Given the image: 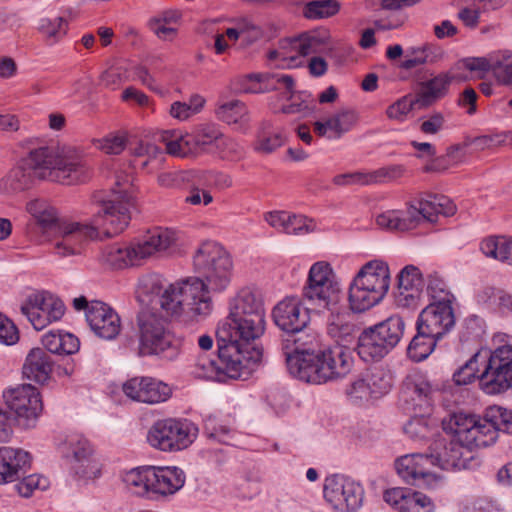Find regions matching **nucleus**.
I'll list each match as a JSON object with an SVG mask.
<instances>
[{"label": "nucleus", "mask_w": 512, "mask_h": 512, "mask_svg": "<svg viewBox=\"0 0 512 512\" xmlns=\"http://www.w3.org/2000/svg\"><path fill=\"white\" fill-rule=\"evenodd\" d=\"M136 329L141 355H163L169 351L168 357H173L177 353L168 318L161 310L141 308L136 316Z\"/></svg>", "instance_id": "9b49d317"}, {"label": "nucleus", "mask_w": 512, "mask_h": 512, "mask_svg": "<svg viewBox=\"0 0 512 512\" xmlns=\"http://www.w3.org/2000/svg\"><path fill=\"white\" fill-rule=\"evenodd\" d=\"M456 206L446 196L433 195L421 199L418 206L410 205L406 210H388L376 217V224L390 231H408L422 222L435 223L439 215L451 216Z\"/></svg>", "instance_id": "6e6552de"}, {"label": "nucleus", "mask_w": 512, "mask_h": 512, "mask_svg": "<svg viewBox=\"0 0 512 512\" xmlns=\"http://www.w3.org/2000/svg\"><path fill=\"white\" fill-rule=\"evenodd\" d=\"M340 7L337 0H313L305 5L303 15L310 20L329 18L336 15Z\"/></svg>", "instance_id": "79ce46f5"}, {"label": "nucleus", "mask_w": 512, "mask_h": 512, "mask_svg": "<svg viewBox=\"0 0 512 512\" xmlns=\"http://www.w3.org/2000/svg\"><path fill=\"white\" fill-rule=\"evenodd\" d=\"M123 393L133 401L157 404L167 401L172 394L170 386L153 377H134L122 386Z\"/></svg>", "instance_id": "412c9836"}, {"label": "nucleus", "mask_w": 512, "mask_h": 512, "mask_svg": "<svg viewBox=\"0 0 512 512\" xmlns=\"http://www.w3.org/2000/svg\"><path fill=\"white\" fill-rule=\"evenodd\" d=\"M284 88L289 98L294 94V79L284 74H258V93Z\"/></svg>", "instance_id": "ea45409f"}, {"label": "nucleus", "mask_w": 512, "mask_h": 512, "mask_svg": "<svg viewBox=\"0 0 512 512\" xmlns=\"http://www.w3.org/2000/svg\"><path fill=\"white\" fill-rule=\"evenodd\" d=\"M321 40L317 36L301 35L297 38H287L279 42L282 53L281 67H296L301 64V57L317 53Z\"/></svg>", "instance_id": "bb28decb"}, {"label": "nucleus", "mask_w": 512, "mask_h": 512, "mask_svg": "<svg viewBox=\"0 0 512 512\" xmlns=\"http://www.w3.org/2000/svg\"><path fill=\"white\" fill-rule=\"evenodd\" d=\"M303 296L313 305L320 307L324 304L333 305L340 297V288L334 280L333 270L327 262L314 263L308 273Z\"/></svg>", "instance_id": "f3484780"}, {"label": "nucleus", "mask_w": 512, "mask_h": 512, "mask_svg": "<svg viewBox=\"0 0 512 512\" xmlns=\"http://www.w3.org/2000/svg\"><path fill=\"white\" fill-rule=\"evenodd\" d=\"M126 79V70L121 66H112L101 75V81L106 87L114 88Z\"/></svg>", "instance_id": "680f3d73"}, {"label": "nucleus", "mask_w": 512, "mask_h": 512, "mask_svg": "<svg viewBox=\"0 0 512 512\" xmlns=\"http://www.w3.org/2000/svg\"><path fill=\"white\" fill-rule=\"evenodd\" d=\"M137 299L142 308L162 310L171 316L187 308L194 315L206 317L213 309L211 296L200 278L167 284L161 275L147 274L139 279Z\"/></svg>", "instance_id": "39448f33"}, {"label": "nucleus", "mask_w": 512, "mask_h": 512, "mask_svg": "<svg viewBox=\"0 0 512 512\" xmlns=\"http://www.w3.org/2000/svg\"><path fill=\"white\" fill-rule=\"evenodd\" d=\"M298 360H292L295 378L312 384H322L346 377L352 370L353 357L351 352L342 345L329 347L317 353L306 369L296 367Z\"/></svg>", "instance_id": "9d476101"}, {"label": "nucleus", "mask_w": 512, "mask_h": 512, "mask_svg": "<svg viewBox=\"0 0 512 512\" xmlns=\"http://www.w3.org/2000/svg\"><path fill=\"white\" fill-rule=\"evenodd\" d=\"M427 291L434 301L445 298V294L452 295L449 291H447L445 283L436 276L429 277Z\"/></svg>", "instance_id": "774afa93"}, {"label": "nucleus", "mask_w": 512, "mask_h": 512, "mask_svg": "<svg viewBox=\"0 0 512 512\" xmlns=\"http://www.w3.org/2000/svg\"><path fill=\"white\" fill-rule=\"evenodd\" d=\"M444 429L453 434L452 440L437 439L429 448V453L405 455L396 461L397 473L405 482L420 488H434L438 478L432 472L433 467L442 470L465 469L472 458L470 452L473 449L488 447L496 441V431L484 416L455 413Z\"/></svg>", "instance_id": "f257e3e1"}, {"label": "nucleus", "mask_w": 512, "mask_h": 512, "mask_svg": "<svg viewBox=\"0 0 512 512\" xmlns=\"http://www.w3.org/2000/svg\"><path fill=\"white\" fill-rule=\"evenodd\" d=\"M333 183L338 186L347 185H372V177L370 173L353 172L336 175L333 178Z\"/></svg>", "instance_id": "4d7b16f0"}, {"label": "nucleus", "mask_w": 512, "mask_h": 512, "mask_svg": "<svg viewBox=\"0 0 512 512\" xmlns=\"http://www.w3.org/2000/svg\"><path fill=\"white\" fill-rule=\"evenodd\" d=\"M29 452L10 446L0 447V485L16 482L31 468Z\"/></svg>", "instance_id": "a878e982"}, {"label": "nucleus", "mask_w": 512, "mask_h": 512, "mask_svg": "<svg viewBox=\"0 0 512 512\" xmlns=\"http://www.w3.org/2000/svg\"><path fill=\"white\" fill-rule=\"evenodd\" d=\"M384 500L399 512H432L434 504L421 492L406 488H392L384 493Z\"/></svg>", "instance_id": "cd10ccee"}, {"label": "nucleus", "mask_w": 512, "mask_h": 512, "mask_svg": "<svg viewBox=\"0 0 512 512\" xmlns=\"http://www.w3.org/2000/svg\"><path fill=\"white\" fill-rule=\"evenodd\" d=\"M148 27L158 38L162 40L172 38L177 33L176 28L169 27L168 25L161 23L159 19H150L148 21Z\"/></svg>", "instance_id": "338daca9"}, {"label": "nucleus", "mask_w": 512, "mask_h": 512, "mask_svg": "<svg viewBox=\"0 0 512 512\" xmlns=\"http://www.w3.org/2000/svg\"><path fill=\"white\" fill-rule=\"evenodd\" d=\"M484 418L487 423L494 427L496 438L499 431L512 434V410L501 406H491L486 409Z\"/></svg>", "instance_id": "37998d69"}, {"label": "nucleus", "mask_w": 512, "mask_h": 512, "mask_svg": "<svg viewBox=\"0 0 512 512\" xmlns=\"http://www.w3.org/2000/svg\"><path fill=\"white\" fill-rule=\"evenodd\" d=\"M275 324L286 334L298 328H307L310 315L307 308L296 297H286L273 309Z\"/></svg>", "instance_id": "393cba45"}, {"label": "nucleus", "mask_w": 512, "mask_h": 512, "mask_svg": "<svg viewBox=\"0 0 512 512\" xmlns=\"http://www.w3.org/2000/svg\"><path fill=\"white\" fill-rule=\"evenodd\" d=\"M215 115L218 120L228 124H243L246 122L247 110L243 102L239 100L222 101L219 99Z\"/></svg>", "instance_id": "e433bc0d"}, {"label": "nucleus", "mask_w": 512, "mask_h": 512, "mask_svg": "<svg viewBox=\"0 0 512 512\" xmlns=\"http://www.w3.org/2000/svg\"><path fill=\"white\" fill-rule=\"evenodd\" d=\"M73 458L77 462L87 460L92 453L89 442L84 438L72 437L68 441Z\"/></svg>", "instance_id": "bf43d9fd"}, {"label": "nucleus", "mask_w": 512, "mask_h": 512, "mask_svg": "<svg viewBox=\"0 0 512 512\" xmlns=\"http://www.w3.org/2000/svg\"><path fill=\"white\" fill-rule=\"evenodd\" d=\"M433 393L431 384L419 373L409 374L403 381L401 397L415 412H430Z\"/></svg>", "instance_id": "b1692460"}, {"label": "nucleus", "mask_w": 512, "mask_h": 512, "mask_svg": "<svg viewBox=\"0 0 512 512\" xmlns=\"http://www.w3.org/2000/svg\"><path fill=\"white\" fill-rule=\"evenodd\" d=\"M52 369L51 356L42 348H34L27 355L22 371L25 378L43 384L50 378Z\"/></svg>", "instance_id": "2f4dec72"}, {"label": "nucleus", "mask_w": 512, "mask_h": 512, "mask_svg": "<svg viewBox=\"0 0 512 512\" xmlns=\"http://www.w3.org/2000/svg\"><path fill=\"white\" fill-rule=\"evenodd\" d=\"M493 73L499 83L512 85V53L504 55L494 63Z\"/></svg>", "instance_id": "6e6d98bb"}, {"label": "nucleus", "mask_w": 512, "mask_h": 512, "mask_svg": "<svg viewBox=\"0 0 512 512\" xmlns=\"http://www.w3.org/2000/svg\"><path fill=\"white\" fill-rule=\"evenodd\" d=\"M374 399L388 393L392 386L391 377L382 369H374L365 375Z\"/></svg>", "instance_id": "c03bdc74"}, {"label": "nucleus", "mask_w": 512, "mask_h": 512, "mask_svg": "<svg viewBox=\"0 0 512 512\" xmlns=\"http://www.w3.org/2000/svg\"><path fill=\"white\" fill-rule=\"evenodd\" d=\"M89 167L74 147L43 146L30 151L22 165L13 168L4 179L11 191L32 187L36 179L75 185L89 178Z\"/></svg>", "instance_id": "20e7f679"}, {"label": "nucleus", "mask_w": 512, "mask_h": 512, "mask_svg": "<svg viewBox=\"0 0 512 512\" xmlns=\"http://www.w3.org/2000/svg\"><path fill=\"white\" fill-rule=\"evenodd\" d=\"M452 300L453 295L445 294V298L430 303L419 314L416 326L441 339L455 325Z\"/></svg>", "instance_id": "aec40b11"}, {"label": "nucleus", "mask_w": 512, "mask_h": 512, "mask_svg": "<svg viewBox=\"0 0 512 512\" xmlns=\"http://www.w3.org/2000/svg\"><path fill=\"white\" fill-rule=\"evenodd\" d=\"M358 115L354 110L343 109L329 117L325 121H316L314 123V131L320 137L326 136L328 138L338 139L345 133L349 132L357 123Z\"/></svg>", "instance_id": "c756f323"}, {"label": "nucleus", "mask_w": 512, "mask_h": 512, "mask_svg": "<svg viewBox=\"0 0 512 512\" xmlns=\"http://www.w3.org/2000/svg\"><path fill=\"white\" fill-rule=\"evenodd\" d=\"M431 50L432 47L428 45L411 49L412 57L405 59L400 67L405 70H410L422 64L434 62L436 56L431 55Z\"/></svg>", "instance_id": "603ef678"}, {"label": "nucleus", "mask_w": 512, "mask_h": 512, "mask_svg": "<svg viewBox=\"0 0 512 512\" xmlns=\"http://www.w3.org/2000/svg\"><path fill=\"white\" fill-rule=\"evenodd\" d=\"M222 132L219 128L201 124L194 131L193 135H190L192 146L195 153L198 152H209L213 153L215 147L218 145Z\"/></svg>", "instance_id": "f704fd0d"}, {"label": "nucleus", "mask_w": 512, "mask_h": 512, "mask_svg": "<svg viewBox=\"0 0 512 512\" xmlns=\"http://www.w3.org/2000/svg\"><path fill=\"white\" fill-rule=\"evenodd\" d=\"M323 494L334 510L355 512L362 505L364 490L354 480L336 474L325 479Z\"/></svg>", "instance_id": "a211bd4d"}, {"label": "nucleus", "mask_w": 512, "mask_h": 512, "mask_svg": "<svg viewBox=\"0 0 512 512\" xmlns=\"http://www.w3.org/2000/svg\"><path fill=\"white\" fill-rule=\"evenodd\" d=\"M476 377L487 394H500L512 388V345L477 352L453 374L457 385H467Z\"/></svg>", "instance_id": "423d86ee"}, {"label": "nucleus", "mask_w": 512, "mask_h": 512, "mask_svg": "<svg viewBox=\"0 0 512 512\" xmlns=\"http://www.w3.org/2000/svg\"><path fill=\"white\" fill-rule=\"evenodd\" d=\"M197 429L188 421L163 419L156 421L148 431L149 444L162 451H178L187 448L196 437Z\"/></svg>", "instance_id": "4468645a"}, {"label": "nucleus", "mask_w": 512, "mask_h": 512, "mask_svg": "<svg viewBox=\"0 0 512 512\" xmlns=\"http://www.w3.org/2000/svg\"><path fill=\"white\" fill-rule=\"evenodd\" d=\"M417 333L409 343L407 353L416 362L426 359L434 350L439 340L421 327L416 326Z\"/></svg>", "instance_id": "c9c22d12"}, {"label": "nucleus", "mask_w": 512, "mask_h": 512, "mask_svg": "<svg viewBox=\"0 0 512 512\" xmlns=\"http://www.w3.org/2000/svg\"><path fill=\"white\" fill-rule=\"evenodd\" d=\"M238 31H241V41L245 46L256 40V26L252 19L242 18L236 22Z\"/></svg>", "instance_id": "e2e57ef3"}, {"label": "nucleus", "mask_w": 512, "mask_h": 512, "mask_svg": "<svg viewBox=\"0 0 512 512\" xmlns=\"http://www.w3.org/2000/svg\"><path fill=\"white\" fill-rule=\"evenodd\" d=\"M213 201V197L209 191L200 189L197 186H193L190 189L189 195L185 198V202L191 205L205 206L209 205Z\"/></svg>", "instance_id": "69168bd1"}, {"label": "nucleus", "mask_w": 512, "mask_h": 512, "mask_svg": "<svg viewBox=\"0 0 512 512\" xmlns=\"http://www.w3.org/2000/svg\"><path fill=\"white\" fill-rule=\"evenodd\" d=\"M429 413L415 412V415L404 425V432L414 441L428 440L437 432V426Z\"/></svg>", "instance_id": "72a5a7b5"}, {"label": "nucleus", "mask_w": 512, "mask_h": 512, "mask_svg": "<svg viewBox=\"0 0 512 512\" xmlns=\"http://www.w3.org/2000/svg\"><path fill=\"white\" fill-rule=\"evenodd\" d=\"M205 433L209 438L223 444H229L231 438V429L226 425L218 423L217 419L211 416L205 420Z\"/></svg>", "instance_id": "5fc2aeb1"}, {"label": "nucleus", "mask_w": 512, "mask_h": 512, "mask_svg": "<svg viewBox=\"0 0 512 512\" xmlns=\"http://www.w3.org/2000/svg\"><path fill=\"white\" fill-rule=\"evenodd\" d=\"M68 29L67 20L63 17L42 18L38 23L39 32L46 37L48 44L53 45L62 39Z\"/></svg>", "instance_id": "a19ab883"}, {"label": "nucleus", "mask_w": 512, "mask_h": 512, "mask_svg": "<svg viewBox=\"0 0 512 512\" xmlns=\"http://www.w3.org/2000/svg\"><path fill=\"white\" fill-rule=\"evenodd\" d=\"M288 218L283 233L288 235H303L313 232L315 229L313 221L303 215L288 213Z\"/></svg>", "instance_id": "09e8293b"}, {"label": "nucleus", "mask_w": 512, "mask_h": 512, "mask_svg": "<svg viewBox=\"0 0 512 512\" xmlns=\"http://www.w3.org/2000/svg\"><path fill=\"white\" fill-rule=\"evenodd\" d=\"M281 349L285 356L287 369L289 373L295 378L294 370L292 369V360L297 361L296 367L306 369V367L316 360L319 349L318 335L307 328H298L287 334L282 339Z\"/></svg>", "instance_id": "2eb2a0df"}, {"label": "nucleus", "mask_w": 512, "mask_h": 512, "mask_svg": "<svg viewBox=\"0 0 512 512\" xmlns=\"http://www.w3.org/2000/svg\"><path fill=\"white\" fill-rule=\"evenodd\" d=\"M345 393L348 399L355 404H362L374 399L365 376L351 382Z\"/></svg>", "instance_id": "de8ad7c7"}, {"label": "nucleus", "mask_w": 512, "mask_h": 512, "mask_svg": "<svg viewBox=\"0 0 512 512\" xmlns=\"http://www.w3.org/2000/svg\"><path fill=\"white\" fill-rule=\"evenodd\" d=\"M159 140L162 141L167 153L173 156L185 157L189 153H195L190 135H183L179 131H163Z\"/></svg>", "instance_id": "4c0bfd02"}, {"label": "nucleus", "mask_w": 512, "mask_h": 512, "mask_svg": "<svg viewBox=\"0 0 512 512\" xmlns=\"http://www.w3.org/2000/svg\"><path fill=\"white\" fill-rule=\"evenodd\" d=\"M405 171V166L400 164L381 167L371 172L372 184L396 181L404 175Z\"/></svg>", "instance_id": "864d4df0"}, {"label": "nucleus", "mask_w": 512, "mask_h": 512, "mask_svg": "<svg viewBox=\"0 0 512 512\" xmlns=\"http://www.w3.org/2000/svg\"><path fill=\"white\" fill-rule=\"evenodd\" d=\"M177 242L176 232L168 228H155L140 241L130 246L113 244L102 252L105 263L115 269L138 265L155 254L169 251Z\"/></svg>", "instance_id": "0eeeda50"}, {"label": "nucleus", "mask_w": 512, "mask_h": 512, "mask_svg": "<svg viewBox=\"0 0 512 512\" xmlns=\"http://www.w3.org/2000/svg\"><path fill=\"white\" fill-rule=\"evenodd\" d=\"M194 269L201 274L207 290L222 291L230 283L232 260L228 252L214 241H205L193 257ZM210 293V291H208Z\"/></svg>", "instance_id": "f8f14e48"}, {"label": "nucleus", "mask_w": 512, "mask_h": 512, "mask_svg": "<svg viewBox=\"0 0 512 512\" xmlns=\"http://www.w3.org/2000/svg\"><path fill=\"white\" fill-rule=\"evenodd\" d=\"M452 79L453 77L451 75L443 73L428 81L422 82L415 95L416 102H418L422 108L432 105L447 93Z\"/></svg>", "instance_id": "473e14b6"}, {"label": "nucleus", "mask_w": 512, "mask_h": 512, "mask_svg": "<svg viewBox=\"0 0 512 512\" xmlns=\"http://www.w3.org/2000/svg\"><path fill=\"white\" fill-rule=\"evenodd\" d=\"M151 493L172 495L185 483V473L178 467H152Z\"/></svg>", "instance_id": "7c9ffc66"}, {"label": "nucleus", "mask_w": 512, "mask_h": 512, "mask_svg": "<svg viewBox=\"0 0 512 512\" xmlns=\"http://www.w3.org/2000/svg\"><path fill=\"white\" fill-rule=\"evenodd\" d=\"M127 145V139L123 135H114L103 139L100 142V149L107 154L118 155Z\"/></svg>", "instance_id": "052dcab7"}, {"label": "nucleus", "mask_w": 512, "mask_h": 512, "mask_svg": "<svg viewBox=\"0 0 512 512\" xmlns=\"http://www.w3.org/2000/svg\"><path fill=\"white\" fill-rule=\"evenodd\" d=\"M413 109H422L416 102V97H403L387 108L386 114L390 119L403 120L404 117Z\"/></svg>", "instance_id": "3c124183"}, {"label": "nucleus", "mask_w": 512, "mask_h": 512, "mask_svg": "<svg viewBox=\"0 0 512 512\" xmlns=\"http://www.w3.org/2000/svg\"><path fill=\"white\" fill-rule=\"evenodd\" d=\"M395 303L399 308L414 310L421 304L424 279L420 269L414 265L405 266L397 276Z\"/></svg>", "instance_id": "4be33fe9"}, {"label": "nucleus", "mask_w": 512, "mask_h": 512, "mask_svg": "<svg viewBox=\"0 0 512 512\" xmlns=\"http://www.w3.org/2000/svg\"><path fill=\"white\" fill-rule=\"evenodd\" d=\"M49 486V481L46 477L39 474H31L20 477L15 485L16 491L22 497H29L35 490H45Z\"/></svg>", "instance_id": "a18cd8bd"}, {"label": "nucleus", "mask_w": 512, "mask_h": 512, "mask_svg": "<svg viewBox=\"0 0 512 512\" xmlns=\"http://www.w3.org/2000/svg\"><path fill=\"white\" fill-rule=\"evenodd\" d=\"M213 153H217L221 158L227 160H238L243 155V148L233 139L222 134L218 145Z\"/></svg>", "instance_id": "8fccbe9b"}, {"label": "nucleus", "mask_w": 512, "mask_h": 512, "mask_svg": "<svg viewBox=\"0 0 512 512\" xmlns=\"http://www.w3.org/2000/svg\"><path fill=\"white\" fill-rule=\"evenodd\" d=\"M115 184L117 188H113L105 197L100 194L94 196L98 210L91 222L58 220L56 210L51 205L34 216L43 228L54 233L51 243L55 255H79L87 241L98 237L100 227H103L107 237H111L128 226L133 206V198L129 193L131 180L127 178L122 182L117 177Z\"/></svg>", "instance_id": "7ed1b4c3"}, {"label": "nucleus", "mask_w": 512, "mask_h": 512, "mask_svg": "<svg viewBox=\"0 0 512 512\" xmlns=\"http://www.w3.org/2000/svg\"><path fill=\"white\" fill-rule=\"evenodd\" d=\"M390 287L388 264L372 260L364 264L349 287V306L355 313H362L379 304Z\"/></svg>", "instance_id": "1a4fd4ad"}, {"label": "nucleus", "mask_w": 512, "mask_h": 512, "mask_svg": "<svg viewBox=\"0 0 512 512\" xmlns=\"http://www.w3.org/2000/svg\"><path fill=\"white\" fill-rule=\"evenodd\" d=\"M86 320L95 335L105 340H113L121 330L117 312L101 301L90 302Z\"/></svg>", "instance_id": "5701e85b"}, {"label": "nucleus", "mask_w": 512, "mask_h": 512, "mask_svg": "<svg viewBox=\"0 0 512 512\" xmlns=\"http://www.w3.org/2000/svg\"><path fill=\"white\" fill-rule=\"evenodd\" d=\"M152 467L132 469L126 473L124 482L129 490L138 496H144L151 492Z\"/></svg>", "instance_id": "58836bf2"}, {"label": "nucleus", "mask_w": 512, "mask_h": 512, "mask_svg": "<svg viewBox=\"0 0 512 512\" xmlns=\"http://www.w3.org/2000/svg\"><path fill=\"white\" fill-rule=\"evenodd\" d=\"M216 360L199 359L195 375L225 383L246 380L256 370V294L242 289L231 306L229 315L217 325Z\"/></svg>", "instance_id": "f03ea898"}, {"label": "nucleus", "mask_w": 512, "mask_h": 512, "mask_svg": "<svg viewBox=\"0 0 512 512\" xmlns=\"http://www.w3.org/2000/svg\"><path fill=\"white\" fill-rule=\"evenodd\" d=\"M132 154L135 159L133 166L145 169L152 159H155L160 153L161 149L155 144L140 141L136 147L132 148Z\"/></svg>", "instance_id": "49530a36"}, {"label": "nucleus", "mask_w": 512, "mask_h": 512, "mask_svg": "<svg viewBox=\"0 0 512 512\" xmlns=\"http://www.w3.org/2000/svg\"><path fill=\"white\" fill-rule=\"evenodd\" d=\"M444 122L445 120L441 113H434L421 123L420 130L424 134L433 135L442 130Z\"/></svg>", "instance_id": "0e129e2a"}, {"label": "nucleus", "mask_w": 512, "mask_h": 512, "mask_svg": "<svg viewBox=\"0 0 512 512\" xmlns=\"http://www.w3.org/2000/svg\"><path fill=\"white\" fill-rule=\"evenodd\" d=\"M405 322L399 315H392L361 333L358 339V355L365 361L381 359L401 340Z\"/></svg>", "instance_id": "ddd939ff"}, {"label": "nucleus", "mask_w": 512, "mask_h": 512, "mask_svg": "<svg viewBox=\"0 0 512 512\" xmlns=\"http://www.w3.org/2000/svg\"><path fill=\"white\" fill-rule=\"evenodd\" d=\"M319 308H323L326 311V325L328 334L337 339L344 340L347 336H350L354 325L351 323V315L340 303V297L336 299L333 305L324 304Z\"/></svg>", "instance_id": "c85d7f7f"}, {"label": "nucleus", "mask_w": 512, "mask_h": 512, "mask_svg": "<svg viewBox=\"0 0 512 512\" xmlns=\"http://www.w3.org/2000/svg\"><path fill=\"white\" fill-rule=\"evenodd\" d=\"M21 312L36 330L62 318L65 312L63 302L48 292H35L21 305Z\"/></svg>", "instance_id": "6ab92c4d"}, {"label": "nucleus", "mask_w": 512, "mask_h": 512, "mask_svg": "<svg viewBox=\"0 0 512 512\" xmlns=\"http://www.w3.org/2000/svg\"><path fill=\"white\" fill-rule=\"evenodd\" d=\"M19 339L18 330L14 323L0 313V343L15 344Z\"/></svg>", "instance_id": "13d9d810"}, {"label": "nucleus", "mask_w": 512, "mask_h": 512, "mask_svg": "<svg viewBox=\"0 0 512 512\" xmlns=\"http://www.w3.org/2000/svg\"><path fill=\"white\" fill-rule=\"evenodd\" d=\"M7 407L15 414L17 424L29 429L35 426L42 411L38 390L31 384H23L3 392Z\"/></svg>", "instance_id": "dca6fc26"}]
</instances>
